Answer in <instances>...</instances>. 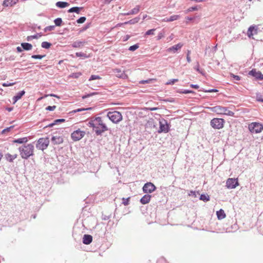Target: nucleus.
I'll return each mask as SVG.
<instances>
[{
	"label": "nucleus",
	"instance_id": "f257e3e1",
	"mask_svg": "<svg viewBox=\"0 0 263 263\" xmlns=\"http://www.w3.org/2000/svg\"><path fill=\"white\" fill-rule=\"evenodd\" d=\"M87 125L92 128L97 135H100L108 130L107 126L100 117L91 119L88 122Z\"/></svg>",
	"mask_w": 263,
	"mask_h": 263
},
{
	"label": "nucleus",
	"instance_id": "f03ea898",
	"mask_svg": "<svg viewBox=\"0 0 263 263\" xmlns=\"http://www.w3.org/2000/svg\"><path fill=\"white\" fill-rule=\"evenodd\" d=\"M18 150L21 157L23 159H27L30 156L34 155V147L31 143L20 147Z\"/></svg>",
	"mask_w": 263,
	"mask_h": 263
},
{
	"label": "nucleus",
	"instance_id": "7ed1b4c3",
	"mask_svg": "<svg viewBox=\"0 0 263 263\" xmlns=\"http://www.w3.org/2000/svg\"><path fill=\"white\" fill-rule=\"evenodd\" d=\"M211 111L216 113L219 115H226L228 116L233 117L234 116V112L229 110L227 107H223L220 105H217L213 107L210 108Z\"/></svg>",
	"mask_w": 263,
	"mask_h": 263
},
{
	"label": "nucleus",
	"instance_id": "20e7f679",
	"mask_svg": "<svg viewBox=\"0 0 263 263\" xmlns=\"http://www.w3.org/2000/svg\"><path fill=\"white\" fill-rule=\"evenodd\" d=\"M248 129L252 133H260L263 130V124L259 122H252L249 124Z\"/></svg>",
	"mask_w": 263,
	"mask_h": 263
},
{
	"label": "nucleus",
	"instance_id": "39448f33",
	"mask_svg": "<svg viewBox=\"0 0 263 263\" xmlns=\"http://www.w3.org/2000/svg\"><path fill=\"white\" fill-rule=\"evenodd\" d=\"M107 116L115 123H118L122 120V114L117 111L108 112Z\"/></svg>",
	"mask_w": 263,
	"mask_h": 263
},
{
	"label": "nucleus",
	"instance_id": "423d86ee",
	"mask_svg": "<svg viewBox=\"0 0 263 263\" xmlns=\"http://www.w3.org/2000/svg\"><path fill=\"white\" fill-rule=\"evenodd\" d=\"M224 123L223 119L215 118L211 120L210 124L213 128L220 129L224 127Z\"/></svg>",
	"mask_w": 263,
	"mask_h": 263
},
{
	"label": "nucleus",
	"instance_id": "0eeeda50",
	"mask_svg": "<svg viewBox=\"0 0 263 263\" xmlns=\"http://www.w3.org/2000/svg\"><path fill=\"white\" fill-rule=\"evenodd\" d=\"M49 144L48 138H41L37 140L36 146L37 148L43 151L47 148Z\"/></svg>",
	"mask_w": 263,
	"mask_h": 263
},
{
	"label": "nucleus",
	"instance_id": "6e6552de",
	"mask_svg": "<svg viewBox=\"0 0 263 263\" xmlns=\"http://www.w3.org/2000/svg\"><path fill=\"white\" fill-rule=\"evenodd\" d=\"M85 135V132L81 130L80 129L74 131L71 134V138L74 141H77L81 140Z\"/></svg>",
	"mask_w": 263,
	"mask_h": 263
},
{
	"label": "nucleus",
	"instance_id": "1a4fd4ad",
	"mask_svg": "<svg viewBox=\"0 0 263 263\" xmlns=\"http://www.w3.org/2000/svg\"><path fill=\"white\" fill-rule=\"evenodd\" d=\"M113 72L115 73L116 77L122 79H127L128 78V75L125 71H122L120 68H115L112 69Z\"/></svg>",
	"mask_w": 263,
	"mask_h": 263
},
{
	"label": "nucleus",
	"instance_id": "9d476101",
	"mask_svg": "<svg viewBox=\"0 0 263 263\" xmlns=\"http://www.w3.org/2000/svg\"><path fill=\"white\" fill-rule=\"evenodd\" d=\"M239 183L237 179L229 178L226 182V186L228 189H235L238 186Z\"/></svg>",
	"mask_w": 263,
	"mask_h": 263
},
{
	"label": "nucleus",
	"instance_id": "9b49d317",
	"mask_svg": "<svg viewBox=\"0 0 263 263\" xmlns=\"http://www.w3.org/2000/svg\"><path fill=\"white\" fill-rule=\"evenodd\" d=\"M156 187L155 185L151 182L145 183L143 187V191L145 193H151L153 192Z\"/></svg>",
	"mask_w": 263,
	"mask_h": 263
},
{
	"label": "nucleus",
	"instance_id": "f8f14e48",
	"mask_svg": "<svg viewBox=\"0 0 263 263\" xmlns=\"http://www.w3.org/2000/svg\"><path fill=\"white\" fill-rule=\"evenodd\" d=\"M258 29L255 26H251L247 31V35L249 38H252V39H254L253 37L254 35L257 34Z\"/></svg>",
	"mask_w": 263,
	"mask_h": 263
},
{
	"label": "nucleus",
	"instance_id": "ddd939ff",
	"mask_svg": "<svg viewBox=\"0 0 263 263\" xmlns=\"http://www.w3.org/2000/svg\"><path fill=\"white\" fill-rule=\"evenodd\" d=\"M51 141L54 145L60 144L64 141L63 138L61 136H54L51 138Z\"/></svg>",
	"mask_w": 263,
	"mask_h": 263
},
{
	"label": "nucleus",
	"instance_id": "4468645a",
	"mask_svg": "<svg viewBox=\"0 0 263 263\" xmlns=\"http://www.w3.org/2000/svg\"><path fill=\"white\" fill-rule=\"evenodd\" d=\"M183 46V44L182 43H178L176 45H175L167 49V51L169 52L175 53L179 50H180L182 47Z\"/></svg>",
	"mask_w": 263,
	"mask_h": 263
},
{
	"label": "nucleus",
	"instance_id": "2eb2a0df",
	"mask_svg": "<svg viewBox=\"0 0 263 263\" xmlns=\"http://www.w3.org/2000/svg\"><path fill=\"white\" fill-rule=\"evenodd\" d=\"M18 2V0H4L3 5L4 7H12Z\"/></svg>",
	"mask_w": 263,
	"mask_h": 263
},
{
	"label": "nucleus",
	"instance_id": "dca6fc26",
	"mask_svg": "<svg viewBox=\"0 0 263 263\" xmlns=\"http://www.w3.org/2000/svg\"><path fill=\"white\" fill-rule=\"evenodd\" d=\"M249 74L260 80L263 79V74L259 71H256L255 69L250 71Z\"/></svg>",
	"mask_w": 263,
	"mask_h": 263
},
{
	"label": "nucleus",
	"instance_id": "f3484780",
	"mask_svg": "<svg viewBox=\"0 0 263 263\" xmlns=\"http://www.w3.org/2000/svg\"><path fill=\"white\" fill-rule=\"evenodd\" d=\"M92 241V237L90 235H84L83 238V242L85 245L90 244Z\"/></svg>",
	"mask_w": 263,
	"mask_h": 263
},
{
	"label": "nucleus",
	"instance_id": "a211bd4d",
	"mask_svg": "<svg viewBox=\"0 0 263 263\" xmlns=\"http://www.w3.org/2000/svg\"><path fill=\"white\" fill-rule=\"evenodd\" d=\"M151 195L149 194H146L143 196L142 198L140 199V202L143 204H145L148 203L151 200Z\"/></svg>",
	"mask_w": 263,
	"mask_h": 263
},
{
	"label": "nucleus",
	"instance_id": "6ab92c4d",
	"mask_svg": "<svg viewBox=\"0 0 263 263\" xmlns=\"http://www.w3.org/2000/svg\"><path fill=\"white\" fill-rule=\"evenodd\" d=\"M17 155L16 154L14 155H11L9 153H7L5 155L6 159L10 162H13V160L17 158Z\"/></svg>",
	"mask_w": 263,
	"mask_h": 263
},
{
	"label": "nucleus",
	"instance_id": "aec40b11",
	"mask_svg": "<svg viewBox=\"0 0 263 263\" xmlns=\"http://www.w3.org/2000/svg\"><path fill=\"white\" fill-rule=\"evenodd\" d=\"M28 139L27 137H23L18 138L17 139H15L13 141V143H19V144H23L26 143L28 142Z\"/></svg>",
	"mask_w": 263,
	"mask_h": 263
},
{
	"label": "nucleus",
	"instance_id": "412c9836",
	"mask_svg": "<svg viewBox=\"0 0 263 263\" xmlns=\"http://www.w3.org/2000/svg\"><path fill=\"white\" fill-rule=\"evenodd\" d=\"M25 91L23 90L20 92H18L15 96L13 97V104H15L18 100H20L22 96L25 94Z\"/></svg>",
	"mask_w": 263,
	"mask_h": 263
},
{
	"label": "nucleus",
	"instance_id": "4be33fe9",
	"mask_svg": "<svg viewBox=\"0 0 263 263\" xmlns=\"http://www.w3.org/2000/svg\"><path fill=\"white\" fill-rule=\"evenodd\" d=\"M168 131V127L167 125L162 124V122H160V128L159 132H164L167 133Z\"/></svg>",
	"mask_w": 263,
	"mask_h": 263
},
{
	"label": "nucleus",
	"instance_id": "5701e85b",
	"mask_svg": "<svg viewBox=\"0 0 263 263\" xmlns=\"http://www.w3.org/2000/svg\"><path fill=\"white\" fill-rule=\"evenodd\" d=\"M216 215L219 220L222 219L224 218L226 216V215L224 211L222 209H220L219 211H217Z\"/></svg>",
	"mask_w": 263,
	"mask_h": 263
},
{
	"label": "nucleus",
	"instance_id": "b1692460",
	"mask_svg": "<svg viewBox=\"0 0 263 263\" xmlns=\"http://www.w3.org/2000/svg\"><path fill=\"white\" fill-rule=\"evenodd\" d=\"M21 46L22 47L23 49L25 50H30L32 48V45L31 44L28 43H22Z\"/></svg>",
	"mask_w": 263,
	"mask_h": 263
},
{
	"label": "nucleus",
	"instance_id": "393cba45",
	"mask_svg": "<svg viewBox=\"0 0 263 263\" xmlns=\"http://www.w3.org/2000/svg\"><path fill=\"white\" fill-rule=\"evenodd\" d=\"M179 17H180V16L178 15H174L171 16L168 18H166L163 19V21H164V22H172V21L178 20Z\"/></svg>",
	"mask_w": 263,
	"mask_h": 263
},
{
	"label": "nucleus",
	"instance_id": "a878e982",
	"mask_svg": "<svg viewBox=\"0 0 263 263\" xmlns=\"http://www.w3.org/2000/svg\"><path fill=\"white\" fill-rule=\"evenodd\" d=\"M83 9L82 7H74L68 10V12H76L78 14L80 13V10Z\"/></svg>",
	"mask_w": 263,
	"mask_h": 263
},
{
	"label": "nucleus",
	"instance_id": "bb28decb",
	"mask_svg": "<svg viewBox=\"0 0 263 263\" xmlns=\"http://www.w3.org/2000/svg\"><path fill=\"white\" fill-rule=\"evenodd\" d=\"M65 121V120L64 119H57V120H54L53 123H51V124H49L48 125L46 126V127H51L59 123H62V122H64Z\"/></svg>",
	"mask_w": 263,
	"mask_h": 263
},
{
	"label": "nucleus",
	"instance_id": "cd10ccee",
	"mask_svg": "<svg viewBox=\"0 0 263 263\" xmlns=\"http://www.w3.org/2000/svg\"><path fill=\"white\" fill-rule=\"evenodd\" d=\"M56 5L59 8H63L67 7L69 5V4L67 2H58L56 3Z\"/></svg>",
	"mask_w": 263,
	"mask_h": 263
},
{
	"label": "nucleus",
	"instance_id": "c85d7f7f",
	"mask_svg": "<svg viewBox=\"0 0 263 263\" xmlns=\"http://www.w3.org/2000/svg\"><path fill=\"white\" fill-rule=\"evenodd\" d=\"M139 8H134V9H132L130 11H129L127 13H124V15H132V14H136L139 12Z\"/></svg>",
	"mask_w": 263,
	"mask_h": 263
},
{
	"label": "nucleus",
	"instance_id": "c756f323",
	"mask_svg": "<svg viewBox=\"0 0 263 263\" xmlns=\"http://www.w3.org/2000/svg\"><path fill=\"white\" fill-rule=\"evenodd\" d=\"M200 199L203 201H208L210 200V197L208 195L205 194H201L200 197Z\"/></svg>",
	"mask_w": 263,
	"mask_h": 263
},
{
	"label": "nucleus",
	"instance_id": "7c9ffc66",
	"mask_svg": "<svg viewBox=\"0 0 263 263\" xmlns=\"http://www.w3.org/2000/svg\"><path fill=\"white\" fill-rule=\"evenodd\" d=\"M156 79H149L147 80H142V81H140L139 83L140 84H145V83H150L153 81H156Z\"/></svg>",
	"mask_w": 263,
	"mask_h": 263
},
{
	"label": "nucleus",
	"instance_id": "2f4dec72",
	"mask_svg": "<svg viewBox=\"0 0 263 263\" xmlns=\"http://www.w3.org/2000/svg\"><path fill=\"white\" fill-rule=\"evenodd\" d=\"M42 47L45 48V49H48L51 46V44L50 43H48L47 42H43L42 43Z\"/></svg>",
	"mask_w": 263,
	"mask_h": 263
},
{
	"label": "nucleus",
	"instance_id": "473e14b6",
	"mask_svg": "<svg viewBox=\"0 0 263 263\" xmlns=\"http://www.w3.org/2000/svg\"><path fill=\"white\" fill-rule=\"evenodd\" d=\"M84 42H76L73 44V47H80L81 46H83L84 45Z\"/></svg>",
	"mask_w": 263,
	"mask_h": 263
},
{
	"label": "nucleus",
	"instance_id": "72a5a7b5",
	"mask_svg": "<svg viewBox=\"0 0 263 263\" xmlns=\"http://www.w3.org/2000/svg\"><path fill=\"white\" fill-rule=\"evenodd\" d=\"M54 22L56 26H60L62 24V20L61 18H56Z\"/></svg>",
	"mask_w": 263,
	"mask_h": 263
},
{
	"label": "nucleus",
	"instance_id": "f704fd0d",
	"mask_svg": "<svg viewBox=\"0 0 263 263\" xmlns=\"http://www.w3.org/2000/svg\"><path fill=\"white\" fill-rule=\"evenodd\" d=\"M91 109V108L89 107V108H79L78 109H76V110H73L71 111V112L72 113H76L77 112H79V111H84V110H90Z\"/></svg>",
	"mask_w": 263,
	"mask_h": 263
},
{
	"label": "nucleus",
	"instance_id": "c9c22d12",
	"mask_svg": "<svg viewBox=\"0 0 263 263\" xmlns=\"http://www.w3.org/2000/svg\"><path fill=\"white\" fill-rule=\"evenodd\" d=\"M82 73L81 72H76L73 73L70 75V77L72 78H78L80 76H81Z\"/></svg>",
	"mask_w": 263,
	"mask_h": 263
},
{
	"label": "nucleus",
	"instance_id": "e433bc0d",
	"mask_svg": "<svg viewBox=\"0 0 263 263\" xmlns=\"http://www.w3.org/2000/svg\"><path fill=\"white\" fill-rule=\"evenodd\" d=\"M13 127H14V126H10V127H7V128H5L4 129H3V130H2V134H6V133H8V132H10V130L13 128Z\"/></svg>",
	"mask_w": 263,
	"mask_h": 263
},
{
	"label": "nucleus",
	"instance_id": "4c0bfd02",
	"mask_svg": "<svg viewBox=\"0 0 263 263\" xmlns=\"http://www.w3.org/2000/svg\"><path fill=\"white\" fill-rule=\"evenodd\" d=\"M129 199H130V197H128L127 198H122V203L124 205H127L129 204Z\"/></svg>",
	"mask_w": 263,
	"mask_h": 263
},
{
	"label": "nucleus",
	"instance_id": "58836bf2",
	"mask_svg": "<svg viewBox=\"0 0 263 263\" xmlns=\"http://www.w3.org/2000/svg\"><path fill=\"white\" fill-rule=\"evenodd\" d=\"M86 17L84 16L81 17L78 20H77V22L79 24L83 23L86 21Z\"/></svg>",
	"mask_w": 263,
	"mask_h": 263
},
{
	"label": "nucleus",
	"instance_id": "ea45409f",
	"mask_svg": "<svg viewBox=\"0 0 263 263\" xmlns=\"http://www.w3.org/2000/svg\"><path fill=\"white\" fill-rule=\"evenodd\" d=\"M45 57V55H33L31 58L34 59H41Z\"/></svg>",
	"mask_w": 263,
	"mask_h": 263
},
{
	"label": "nucleus",
	"instance_id": "a19ab883",
	"mask_svg": "<svg viewBox=\"0 0 263 263\" xmlns=\"http://www.w3.org/2000/svg\"><path fill=\"white\" fill-rule=\"evenodd\" d=\"M138 48H139V46L137 44H135V45L130 46V47L129 48V50L133 51L136 50Z\"/></svg>",
	"mask_w": 263,
	"mask_h": 263
},
{
	"label": "nucleus",
	"instance_id": "79ce46f5",
	"mask_svg": "<svg viewBox=\"0 0 263 263\" xmlns=\"http://www.w3.org/2000/svg\"><path fill=\"white\" fill-rule=\"evenodd\" d=\"M155 30V29L148 30L146 32L145 35H153V34H154Z\"/></svg>",
	"mask_w": 263,
	"mask_h": 263
},
{
	"label": "nucleus",
	"instance_id": "37998d69",
	"mask_svg": "<svg viewBox=\"0 0 263 263\" xmlns=\"http://www.w3.org/2000/svg\"><path fill=\"white\" fill-rule=\"evenodd\" d=\"M100 79H101V78L99 76L91 75L90 78L89 79V81H92V80Z\"/></svg>",
	"mask_w": 263,
	"mask_h": 263
},
{
	"label": "nucleus",
	"instance_id": "c03bdc74",
	"mask_svg": "<svg viewBox=\"0 0 263 263\" xmlns=\"http://www.w3.org/2000/svg\"><path fill=\"white\" fill-rule=\"evenodd\" d=\"M178 81V79H173V80H170L167 82H166V85L174 84L175 82H177Z\"/></svg>",
	"mask_w": 263,
	"mask_h": 263
},
{
	"label": "nucleus",
	"instance_id": "a18cd8bd",
	"mask_svg": "<svg viewBox=\"0 0 263 263\" xmlns=\"http://www.w3.org/2000/svg\"><path fill=\"white\" fill-rule=\"evenodd\" d=\"M15 84V83H4L2 84V85L4 86V87H8V86H13V85H14Z\"/></svg>",
	"mask_w": 263,
	"mask_h": 263
},
{
	"label": "nucleus",
	"instance_id": "49530a36",
	"mask_svg": "<svg viewBox=\"0 0 263 263\" xmlns=\"http://www.w3.org/2000/svg\"><path fill=\"white\" fill-rule=\"evenodd\" d=\"M55 108H56L55 106H49L47 107H46V110L52 111V110H53Z\"/></svg>",
	"mask_w": 263,
	"mask_h": 263
},
{
	"label": "nucleus",
	"instance_id": "de8ad7c7",
	"mask_svg": "<svg viewBox=\"0 0 263 263\" xmlns=\"http://www.w3.org/2000/svg\"><path fill=\"white\" fill-rule=\"evenodd\" d=\"M131 22V21H128V22H126L124 23H119L116 26V27H120L122 25H123V24H127L128 23H130Z\"/></svg>",
	"mask_w": 263,
	"mask_h": 263
},
{
	"label": "nucleus",
	"instance_id": "09e8293b",
	"mask_svg": "<svg viewBox=\"0 0 263 263\" xmlns=\"http://www.w3.org/2000/svg\"><path fill=\"white\" fill-rule=\"evenodd\" d=\"M158 108L157 107H149V108H146V109L150 111H154L156 110Z\"/></svg>",
	"mask_w": 263,
	"mask_h": 263
},
{
	"label": "nucleus",
	"instance_id": "8fccbe9b",
	"mask_svg": "<svg viewBox=\"0 0 263 263\" xmlns=\"http://www.w3.org/2000/svg\"><path fill=\"white\" fill-rule=\"evenodd\" d=\"M164 36V34L162 32H160L158 35V39L160 40Z\"/></svg>",
	"mask_w": 263,
	"mask_h": 263
},
{
	"label": "nucleus",
	"instance_id": "3c124183",
	"mask_svg": "<svg viewBox=\"0 0 263 263\" xmlns=\"http://www.w3.org/2000/svg\"><path fill=\"white\" fill-rule=\"evenodd\" d=\"M85 54L81 52H77L76 56L78 57L84 56Z\"/></svg>",
	"mask_w": 263,
	"mask_h": 263
},
{
	"label": "nucleus",
	"instance_id": "603ef678",
	"mask_svg": "<svg viewBox=\"0 0 263 263\" xmlns=\"http://www.w3.org/2000/svg\"><path fill=\"white\" fill-rule=\"evenodd\" d=\"M197 10V8L196 7H191L189 9V10L190 11H195V10Z\"/></svg>",
	"mask_w": 263,
	"mask_h": 263
},
{
	"label": "nucleus",
	"instance_id": "864d4df0",
	"mask_svg": "<svg viewBox=\"0 0 263 263\" xmlns=\"http://www.w3.org/2000/svg\"><path fill=\"white\" fill-rule=\"evenodd\" d=\"M186 60L189 63H190L191 62V57L190 55H189V54H187Z\"/></svg>",
	"mask_w": 263,
	"mask_h": 263
},
{
	"label": "nucleus",
	"instance_id": "5fc2aeb1",
	"mask_svg": "<svg viewBox=\"0 0 263 263\" xmlns=\"http://www.w3.org/2000/svg\"><path fill=\"white\" fill-rule=\"evenodd\" d=\"M16 50H17V52H21L22 51H23V49L21 47H17L16 48Z\"/></svg>",
	"mask_w": 263,
	"mask_h": 263
},
{
	"label": "nucleus",
	"instance_id": "6e6d98bb",
	"mask_svg": "<svg viewBox=\"0 0 263 263\" xmlns=\"http://www.w3.org/2000/svg\"><path fill=\"white\" fill-rule=\"evenodd\" d=\"M205 91L209 92H217L218 90L217 89H211V90H206Z\"/></svg>",
	"mask_w": 263,
	"mask_h": 263
},
{
	"label": "nucleus",
	"instance_id": "4d7b16f0",
	"mask_svg": "<svg viewBox=\"0 0 263 263\" xmlns=\"http://www.w3.org/2000/svg\"><path fill=\"white\" fill-rule=\"evenodd\" d=\"M191 86V87L192 88H195V89H198L199 88V86L197 85H193V84H192Z\"/></svg>",
	"mask_w": 263,
	"mask_h": 263
},
{
	"label": "nucleus",
	"instance_id": "13d9d810",
	"mask_svg": "<svg viewBox=\"0 0 263 263\" xmlns=\"http://www.w3.org/2000/svg\"><path fill=\"white\" fill-rule=\"evenodd\" d=\"M233 78L236 80H240V77L238 76H233Z\"/></svg>",
	"mask_w": 263,
	"mask_h": 263
},
{
	"label": "nucleus",
	"instance_id": "bf43d9fd",
	"mask_svg": "<svg viewBox=\"0 0 263 263\" xmlns=\"http://www.w3.org/2000/svg\"><path fill=\"white\" fill-rule=\"evenodd\" d=\"M190 193L191 195L196 196V192L195 191H192L190 192Z\"/></svg>",
	"mask_w": 263,
	"mask_h": 263
},
{
	"label": "nucleus",
	"instance_id": "052dcab7",
	"mask_svg": "<svg viewBox=\"0 0 263 263\" xmlns=\"http://www.w3.org/2000/svg\"><path fill=\"white\" fill-rule=\"evenodd\" d=\"M192 91H190V90H185L183 91V93H191Z\"/></svg>",
	"mask_w": 263,
	"mask_h": 263
},
{
	"label": "nucleus",
	"instance_id": "680f3d73",
	"mask_svg": "<svg viewBox=\"0 0 263 263\" xmlns=\"http://www.w3.org/2000/svg\"><path fill=\"white\" fill-rule=\"evenodd\" d=\"M30 37L33 38V39H35V38H36V36H28V39H27V40H28V41H29Z\"/></svg>",
	"mask_w": 263,
	"mask_h": 263
},
{
	"label": "nucleus",
	"instance_id": "e2e57ef3",
	"mask_svg": "<svg viewBox=\"0 0 263 263\" xmlns=\"http://www.w3.org/2000/svg\"><path fill=\"white\" fill-rule=\"evenodd\" d=\"M3 156V154L0 152V161L1 160Z\"/></svg>",
	"mask_w": 263,
	"mask_h": 263
},
{
	"label": "nucleus",
	"instance_id": "0e129e2a",
	"mask_svg": "<svg viewBox=\"0 0 263 263\" xmlns=\"http://www.w3.org/2000/svg\"><path fill=\"white\" fill-rule=\"evenodd\" d=\"M7 110L8 111H11L12 110V108H7Z\"/></svg>",
	"mask_w": 263,
	"mask_h": 263
},
{
	"label": "nucleus",
	"instance_id": "69168bd1",
	"mask_svg": "<svg viewBox=\"0 0 263 263\" xmlns=\"http://www.w3.org/2000/svg\"><path fill=\"white\" fill-rule=\"evenodd\" d=\"M50 96H52V97H54L58 98V97L57 95H55L50 94Z\"/></svg>",
	"mask_w": 263,
	"mask_h": 263
},
{
	"label": "nucleus",
	"instance_id": "338daca9",
	"mask_svg": "<svg viewBox=\"0 0 263 263\" xmlns=\"http://www.w3.org/2000/svg\"><path fill=\"white\" fill-rule=\"evenodd\" d=\"M50 30H52L54 28V26H50L49 27Z\"/></svg>",
	"mask_w": 263,
	"mask_h": 263
},
{
	"label": "nucleus",
	"instance_id": "774afa93",
	"mask_svg": "<svg viewBox=\"0 0 263 263\" xmlns=\"http://www.w3.org/2000/svg\"><path fill=\"white\" fill-rule=\"evenodd\" d=\"M63 60H60L59 62V64H61L63 63Z\"/></svg>",
	"mask_w": 263,
	"mask_h": 263
}]
</instances>
